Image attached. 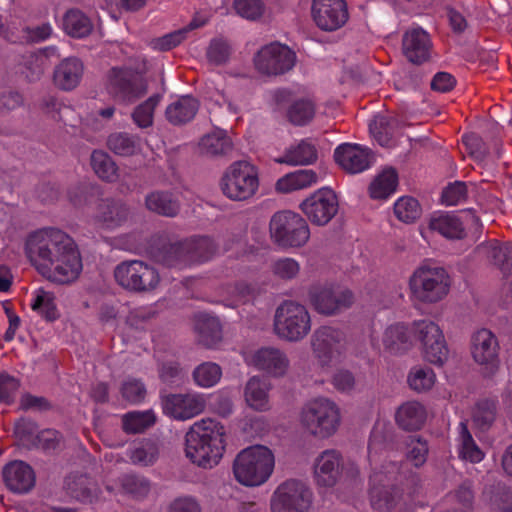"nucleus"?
Listing matches in <instances>:
<instances>
[{
    "instance_id": "1",
    "label": "nucleus",
    "mask_w": 512,
    "mask_h": 512,
    "mask_svg": "<svg viewBox=\"0 0 512 512\" xmlns=\"http://www.w3.org/2000/svg\"><path fill=\"white\" fill-rule=\"evenodd\" d=\"M25 253L43 276L59 283L76 280L83 268L77 244L56 226H44L30 233Z\"/></svg>"
},
{
    "instance_id": "2",
    "label": "nucleus",
    "mask_w": 512,
    "mask_h": 512,
    "mask_svg": "<svg viewBox=\"0 0 512 512\" xmlns=\"http://www.w3.org/2000/svg\"><path fill=\"white\" fill-rule=\"evenodd\" d=\"M224 435V427L211 418L193 423L185 434L186 457L199 467H215L225 450Z\"/></svg>"
},
{
    "instance_id": "3",
    "label": "nucleus",
    "mask_w": 512,
    "mask_h": 512,
    "mask_svg": "<svg viewBox=\"0 0 512 512\" xmlns=\"http://www.w3.org/2000/svg\"><path fill=\"white\" fill-rule=\"evenodd\" d=\"M274 469L273 451L260 444L241 450L232 465L235 480L245 487H259L265 484L272 476Z\"/></svg>"
},
{
    "instance_id": "4",
    "label": "nucleus",
    "mask_w": 512,
    "mask_h": 512,
    "mask_svg": "<svg viewBox=\"0 0 512 512\" xmlns=\"http://www.w3.org/2000/svg\"><path fill=\"white\" fill-rule=\"evenodd\" d=\"M451 286L452 278L448 271L429 263L417 267L408 281L411 299L422 304H435L444 300Z\"/></svg>"
},
{
    "instance_id": "5",
    "label": "nucleus",
    "mask_w": 512,
    "mask_h": 512,
    "mask_svg": "<svg viewBox=\"0 0 512 512\" xmlns=\"http://www.w3.org/2000/svg\"><path fill=\"white\" fill-rule=\"evenodd\" d=\"M342 422L340 407L326 397L314 398L303 405L299 413L302 429L317 439L335 435Z\"/></svg>"
},
{
    "instance_id": "6",
    "label": "nucleus",
    "mask_w": 512,
    "mask_h": 512,
    "mask_svg": "<svg viewBox=\"0 0 512 512\" xmlns=\"http://www.w3.org/2000/svg\"><path fill=\"white\" fill-rule=\"evenodd\" d=\"M400 477V465L396 462L383 464L370 475V503L379 512H391L400 508L403 494L394 482Z\"/></svg>"
},
{
    "instance_id": "7",
    "label": "nucleus",
    "mask_w": 512,
    "mask_h": 512,
    "mask_svg": "<svg viewBox=\"0 0 512 512\" xmlns=\"http://www.w3.org/2000/svg\"><path fill=\"white\" fill-rule=\"evenodd\" d=\"M312 328L309 310L295 301L283 302L275 311L273 329L278 338L296 343L307 337Z\"/></svg>"
},
{
    "instance_id": "8",
    "label": "nucleus",
    "mask_w": 512,
    "mask_h": 512,
    "mask_svg": "<svg viewBox=\"0 0 512 512\" xmlns=\"http://www.w3.org/2000/svg\"><path fill=\"white\" fill-rule=\"evenodd\" d=\"M310 348L317 364L328 369L342 361L347 350L346 336L340 329L321 326L311 335Z\"/></svg>"
},
{
    "instance_id": "9",
    "label": "nucleus",
    "mask_w": 512,
    "mask_h": 512,
    "mask_svg": "<svg viewBox=\"0 0 512 512\" xmlns=\"http://www.w3.org/2000/svg\"><path fill=\"white\" fill-rule=\"evenodd\" d=\"M413 337L420 344L423 359L435 366H443L449 358V348L440 326L429 319L412 323Z\"/></svg>"
},
{
    "instance_id": "10",
    "label": "nucleus",
    "mask_w": 512,
    "mask_h": 512,
    "mask_svg": "<svg viewBox=\"0 0 512 512\" xmlns=\"http://www.w3.org/2000/svg\"><path fill=\"white\" fill-rule=\"evenodd\" d=\"M116 282L125 290L148 293L160 284V275L155 267L141 260H126L114 269Z\"/></svg>"
},
{
    "instance_id": "11",
    "label": "nucleus",
    "mask_w": 512,
    "mask_h": 512,
    "mask_svg": "<svg viewBox=\"0 0 512 512\" xmlns=\"http://www.w3.org/2000/svg\"><path fill=\"white\" fill-rule=\"evenodd\" d=\"M258 187V171L247 161H237L231 164L221 180V189L224 195L236 201L251 198L257 192Z\"/></svg>"
},
{
    "instance_id": "12",
    "label": "nucleus",
    "mask_w": 512,
    "mask_h": 512,
    "mask_svg": "<svg viewBox=\"0 0 512 512\" xmlns=\"http://www.w3.org/2000/svg\"><path fill=\"white\" fill-rule=\"evenodd\" d=\"M211 249V242L206 238L190 239L165 246L156 257L168 267H178L208 260Z\"/></svg>"
},
{
    "instance_id": "13",
    "label": "nucleus",
    "mask_w": 512,
    "mask_h": 512,
    "mask_svg": "<svg viewBox=\"0 0 512 512\" xmlns=\"http://www.w3.org/2000/svg\"><path fill=\"white\" fill-rule=\"evenodd\" d=\"M313 493L302 481L287 480L281 483L271 497L272 512H307Z\"/></svg>"
},
{
    "instance_id": "14",
    "label": "nucleus",
    "mask_w": 512,
    "mask_h": 512,
    "mask_svg": "<svg viewBox=\"0 0 512 512\" xmlns=\"http://www.w3.org/2000/svg\"><path fill=\"white\" fill-rule=\"evenodd\" d=\"M108 89L115 100L130 104L147 93V82L133 69L113 67L109 72Z\"/></svg>"
},
{
    "instance_id": "15",
    "label": "nucleus",
    "mask_w": 512,
    "mask_h": 512,
    "mask_svg": "<svg viewBox=\"0 0 512 512\" xmlns=\"http://www.w3.org/2000/svg\"><path fill=\"white\" fill-rule=\"evenodd\" d=\"M309 298L314 309L322 315L331 316L351 307L354 295L348 289H341L333 285L313 287Z\"/></svg>"
},
{
    "instance_id": "16",
    "label": "nucleus",
    "mask_w": 512,
    "mask_h": 512,
    "mask_svg": "<svg viewBox=\"0 0 512 512\" xmlns=\"http://www.w3.org/2000/svg\"><path fill=\"white\" fill-rule=\"evenodd\" d=\"M471 354L481 366L482 373L493 376L499 369V344L495 335L487 329L475 332L471 339Z\"/></svg>"
},
{
    "instance_id": "17",
    "label": "nucleus",
    "mask_w": 512,
    "mask_h": 512,
    "mask_svg": "<svg viewBox=\"0 0 512 512\" xmlns=\"http://www.w3.org/2000/svg\"><path fill=\"white\" fill-rule=\"evenodd\" d=\"M296 55L286 45L271 43L264 46L255 56L256 69L266 75H280L295 65Z\"/></svg>"
},
{
    "instance_id": "18",
    "label": "nucleus",
    "mask_w": 512,
    "mask_h": 512,
    "mask_svg": "<svg viewBox=\"0 0 512 512\" xmlns=\"http://www.w3.org/2000/svg\"><path fill=\"white\" fill-rule=\"evenodd\" d=\"M244 360L247 365L274 378L284 377L290 368L287 354L276 347H262L246 353Z\"/></svg>"
},
{
    "instance_id": "19",
    "label": "nucleus",
    "mask_w": 512,
    "mask_h": 512,
    "mask_svg": "<svg viewBox=\"0 0 512 512\" xmlns=\"http://www.w3.org/2000/svg\"><path fill=\"white\" fill-rule=\"evenodd\" d=\"M301 209L312 224H328L337 214L339 202L330 188H321L301 204Z\"/></svg>"
},
{
    "instance_id": "20",
    "label": "nucleus",
    "mask_w": 512,
    "mask_h": 512,
    "mask_svg": "<svg viewBox=\"0 0 512 512\" xmlns=\"http://www.w3.org/2000/svg\"><path fill=\"white\" fill-rule=\"evenodd\" d=\"M207 399L204 394L191 392L170 394L162 399L163 412L175 420L185 421L204 412Z\"/></svg>"
},
{
    "instance_id": "21",
    "label": "nucleus",
    "mask_w": 512,
    "mask_h": 512,
    "mask_svg": "<svg viewBox=\"0 0 512 512\" xmlns=\"http://www.w3.org/2000/svg\"><path fill=\"white\" fill-rule=\"evenodd\" d=\"M312 17L323 31H335L348 20V9L345 0H313Z\"/></svg>"
},
{
    "instance_id": "22",
    "label": "nucleus",
    "mask_w": 512,
    "mask_h": 512,
    "mask_svg": "<svg viewBox=\"0 0 512 512\" xmlns=\"http://www.w3.org/2000/svg\"><path fill=\"white\" fill-rule=\"evenodd\" d=\"M343 456L336 449L322 451L313 463V480L319 488H333L341 480Z\"/></svg>"
},
{
    "instance_id": "23",
    "label": "nucleus",
    "mask_w": 512,
    "mask_h": 512,
    "mask_svg": "<svg viewBox=\"0 0 512 512\" xmlns=\"http://www.w3.org/2000/svg\"><path fill=\"white\" fill-rule=\"evenodd\" d=\"M335 161L347 172L356 174L368 169L372 162L369 148L359 144L342 143L334 151Z\"/></svg>"
},
{
    "instance_id": "24",
    "label": "nucleus",
    "mask_w": 512,
    "mask_h": 512,
    "mask_svg": "<svg viewBox=\"0 0 512 512\" xmlns=\"http://www.w3.org/2000/svg\"><path fill=\"white\" fill-rule=\"evenodd\" d=\"M404 56L414 64H422L430 59L432 41L422 28L408 30L402 40Z\"/></svg>"
},
{
    "instance_id": "25",
    "label": "nucleus",
    "mask_w": 512,
    "mask_h": 512,
    "mask_svg": "<svg viewBox=\"0 0 512 512\" xmlns=\"http://www.w3.org/2000/svg\"><path fill=\"white\" fill-rule=\"evenodd\" d=\"M412 335V326L402 323L388 326L381 337L383 352L393 356L405 354L412 347Z\"/></svg>"
},
{
    "instance_id": "26",
    "label": "nucleus",
    "mask_w": 512,
    "mask_h": 512,
    "mask_svg": "<svg viewBox=\"0 0 512 512\" xmlns=\"http://www.w3.org/2000/svg\"><path fill=\"white\" fill-rule=\"evenodd\" d=\"M3 479L12 492L26 493L35 485L33 469L23 461H13L3 468Z\"/></svg>"
},
{
    "instance_id": "27",
    "label": "nucleus",
    "mask_w": 512,
    "mask_h": 512,
    "mask_svg": "<svg viewBox=\"0 0 512 512\" xmlns=\"http://www.w3.org/2000/svg\"><path fill=\"white\" fill-rule=\"evenodd\" d=\"M317 159L316 144L311 138H305L286 148L283 155L276 159V162L290 166H305L314 164Z\"/></svg>"
},
{
    "instance_id": "28",
    "label": "nucleus",
    "mask_w": 512,
    "mask_h": 512,
    "mask_svg": "<svg viewBox=\"0 0 512 512\" xmlns=\"http://www.w3.org/2000/svg\"><path fill=\"white\" fill-rule=\"evenodd\" d=\"M479 256L495 265L503 275L512 272V245L501 244L497 240L482 243L477 247Z\"/></svg>"
},
{
    "instance_id": "29",
    "label": "nucleus",
    "mask_w": 512,
    "mask_h": 512,
    "mask_svg": "<svg viewBox=\"0 0 512 512\" xmlns=\"http://www.w3.org/2000/svg\"><path fill=\"white\" fill-rule=\"evenodd\" d=\"M83 70V63L79 58H65L54 69V83L58 88L70 91L80 83Z\"/></svg>"
},
{
    "instance_id": "30",
    "label": "nucleus",
    "mask_w": 512,
    "mask_h": 512,
    "mask_svg": "<svg viewBox=\"0 0 512 512\" xmlns=\"http://www.w3.org/2000/svg\"><path fill=\"white\" fill-rule=\"evenodd\" d=\"M271 385L260 376L251 377L244 387V399L253 410L264 412L270 409L269 391Z\"/></svg>"
},
{
    "instance_id": "31",
    "label": "nucleus",
    "mask_w": 512,
    "mask_h": 512,
    "mask_svg": "<svg viewBox=\"0 0 512 512\" xmlns=\"http://www.w3.org/2000/svg\"><path fill=\"white\" fill-rule=\"evenodd\" d=\"M199 106V101L193 96H181L166 108V119L173 125L186 124L194 119Z\"/></svg>"
},
{
    "instance_id": "32",
    "label": "nucleus",
    "mask_w": 512,
    "mask_h": 512,
    "mask_svg": "<svg viewBox=\"0 0 512 512\" xmlns=\"http://www.w3.org/2000/svg\"><path fill=\"white\" fill-rule=\"evenodd\" d=\"M426 409L417 401H407L400 405L395 414L397 425L408 431L420 429L426 420Z\"/></svg>"
},
{
    "instance_id": "33",
    "label": "nucleus",
    "mask_w": 512,
    "mask_h": 512,
    "mask_svg": "<svg viewBox=\"0 0 512 512\" xmlns=\"http://www.w3.org/2000/svg\"><path fill=\"white\" fill-rule=\"evenodd\" d=\"M319 181L318 174L312 169H300L288 173L276 182V190L281 193L309 188Z\"/></svg>"
},
{
    "instance_id": "34",
    "label": "nucleus",
    "mask_w": 512,
    "mask_h": 512,
    "mask_svg": "<svg viewBox=\"0 0 512 512\" xmlns=\"http://www.w3.org/2000/svg\"><path fill=\"white\" fill-rule=\"evenodd\" d=\"M145 206L149 211L166 217L176 216L180 209L177 197L169 191H153L147 194Z\"/></svg>"
},
{
    "instance_id": "35",
    "label": "nucleus",
    "mask_w": 512,
    "mask_h": 512,
    "mask_svg": "<svg viewBox=\"0 0 512 512\" xmlns=\"http://www.w3.org/2000/svg\"><path fill=\"white\" fill-rule=\"evenodd\" d=\"M270 233L275 243L282 247H299L310 237L308 226H270Z\"/></svg>"
},
{
    "instance_id": "36",
    "label": "nucleus",
    "mask_w": 512,
    "mask_h": 512,
    "mask_svg": "<svg viewBox=\"0 0 512 512\" xmlns=\"http://www.w3.org/2000/svg\"><path fill=\"white\" fill-rule=\"evenodd\" d=\"M233 149V143L227 132L222 129H215L204 135L199 142V150L203 155L225 156Z\"/></svg>"
},
{
    "instance_id": "37",
    "label": "nucleus",
    "mask_w": 512,
    "mask_h": 512,
    "mask_svg": "<svg viewBox=\"0 0 512 512\" xmlns=\"http://www.w3.org/2000/svg\"><path fill=\"white\" fill-rule=\"evenodd\" d=\"M63 30L73 38H84L90 35L93 24L90 18L79 9L68 10L62 21Z\"/></svg>"
},
{
    "instance_id": "38",
    "label": "nucleus",
    "mask_w": 512,
    "mask_h": 512,
    "mask_svg": "<svg viewBox=\"0 0 512 512\" xmlns=\"http://www.w3.org/2000/svg\"><path fill=\"white\" fill-rule=\"evenodd\" d=\"M458 454L463 460L471 463H479L484 458V453L475 443L471 433L469 432L465 422L458 425Z\"/></svg>"
},
{
    "instance_id": "39",
    "label": "nucleus",
    "mask_w": 512,
    "mask_h": 512,
    "mask_svg": "<svg viewBox=\"0 0 512 512\" xmlns=\"http://www.w3.org/2000/svg\"><path fill=\"white\" fill-rule=\"evenodd\" d=\"M398 185V174L394 168H387L379 174L369 186V194L373 199H387Z\"/></svg>"
},
{
    "instance_id": "40",
    "label": "nucleus",
    "mask_w": 512,
    "mask_h": 512,
    "mask_svg": "<svg viewBox=\"0 0 512 512\" xmlns=\"http://www.w3.org/2000/svg\"><path fill=\"white\" fill-rule=\"evenodd\" d=\"M389 428L385 423L378 422L374 425L368 443V461L372 466L378 458L387 454Z\"/></svg>"
},
{
    "instance_id": "41",
    "label": "nucleus",
    "mask_w": 512,
    "mask_h": 512,
    "mask_svg": "<svg viewBox=\"0 0 512 512\" xmlns=\"http://www.w3.org/2000/svg\"><path fill=\"white\" fill-rule=\"evenodd\" d=\"M204 24L205 21H199L197 18H194L186 27L152 40L151 46L154 50L169 51L181 44L186 39L187 34L190 31L202 27Z\"/></svg>"
},
{
    "instance_id": "42",
    "label": "nucleus",
    "mask_w": 512,
    "mask_h": 512,
    "mask_svg": "<svg viewBox=\"0 0 512 512\" xmlns=\"http://www.w3.org/2000/svg\"><path fill=\"white\" fill-rule=\"evenodd\" d=\"M102 228L101 236L115 249L136 251L143 247L142 239L136 233L116 234L115 226H102Z\"/></svg>"
},
{
    "instance_id": "43",
    "label": "nucleus",
    "mask_w": 512,
    "mask_h": 512,
    "mask_svg": "<svg viewBox=\"0 0 512 512\" xmlns=\"http://www.w3.org/2000/svg\"><path fill=\"white\" fill-rule=\"evenodd\" d=\"M129 215V208L121 201L106 199L98 205L97 217L104 223L120 224L128 221Z\"/></svg>"
},
{
    "instance_id": "44",
    "label": "nucleus",
    "mask_w": 512,
    "mask_h": 512,
    "mask_svg": "<svg viewBox=\"0 0 512 512\" xmlns=\"http://www.w3.org/2000/svg\"><path fill=\"white\" fill-rule=\"evenodd\" d=\"M107 146L116 155L131 156L140 150V141L135 135L115 132L109 135Z\"/></svg>"
},
{
    "instance_id": "45",
    "label": "nucleus",
    "mask_w": 512,
    "mask_h": 512,
    "mask_svg": "<svg viewBox=\"0 0 512 512\" xmlns=\"http://www.w3.org/2000/svg\"><path fill=\"white\" fill-rule=\"evenodd\" d=\"M315 116V105L308 99H298L286 111L288 121L294 126H306Z\"/></svg>"
},
{
    "instance_id": "46",
    "label": "nucleus",
    "mask_w": 512,
    "mask_h": 512,
    "mask_svg": "<svg viewBox=\"0 0 512 512\" xmlns=\"http://www.w3.org/2000/svg\"><path fill=\"white\" fill-rule=\"evenodd\" d=\"M91 166L95 174L104 181L114 182L118 178V168L115 162L103 151L95 150L92 152Z\"/></svg>"
},
{
    "instance_id": "47",
    "label": "nucleus",
    "mask_w": 512,
    "mask_h": 512,
    "mask_svg": "<svg viewBox=\"0 0 512 512\" xmlns=\"http://www.w3.org/2000/svg\"><path fill=\"white\" fill-rule=\"evenodd\" d=\"M407 382L412 390L416 392H426L435 385L436 374L433 369L429 367L417 365L410 369Z\"/></svg>"
},
{
    "instance_id": "48",
    "label": "nucleus",
    "mask_w": 512,
    "mask_h": 512,
    "mask_svg": "<svg viewBox=\"0 0 512 512\" xmlns=\"http://www.w3.org/2000/svg\"><path fill=\"white\" fill-rule=\"evenodd\" d=\"M196 330L200 341L207 346L216 344L221 339V325L217 318L201 315L197 319Z\"/></svg>"
},
{
    "instance_id": "49",
    "label": "nucleus",
    "mask_w": 512,
    "mask_h": 512,
    "mask_svg": "<svg viewBox=\"0 0 512 512\" xmlns=\"http://www.w3.org/2000/svg\"><path fill=\"white\" fill-rule=\"evenodd\" d=\"M159 456L158 446L151 441H143L129 449L130 461L139 466H150L156 462Z\"/></svg>"
},
{
    "instance_id": "50",
    "label": "nucleus",
    "mask_w": 512,
    "mask_h": 512,
    "mask_svg": "<svg viewBox=\"0 0 512 512\" xmlns=\"http://www.w3.org/2000/svg\"><path fill=\"white\" fill-rule=\"evenodd\" d=\"M31 308L47 320H54L58 316L54 295L43 289L33 293Z\"/></svg>"
},
{
    "instance_id": "51",
    "label": "nucleus",
    "mask_w": 512,
    "mask_h": 512,
    "mask_svg": "<svg viewBox=\"0 0 512 512\" xmlns=\"http://www.w3.org/2000/svg\"><path fill=\"white\" fill-rule=\"evenodd\" d=\"M155 422V416L152 411H133L126 413L122 417L123 429L127 433H141Z\"/></svg>"
},
{
    "instance_id": "52",
    "label": "nucleus",
    "mask_w": 512,
    "mask_h": 512,
    "mask_svg": "<svg viewBox=\"0 0 512 512\" xmlns=\"http://www.w3.org/2000/svg\"><path fill=\"white\" fill-rule=\"evenodd\" d=\"M422 209L413 197L404 196L399 198L394 204V213L397 219L404 224H411L421 215Z\"/></svg>"
},
{
    "instance_id": "53",
    "label": "nucleus",
    "mask_w": 512,
    "mask_h": 512,
    "mask_svg": "<svg viewBox=\"0 0 512 512\" xmlns=\"http://www.w3.org/2000/svg\"><path fill=\"white\" fill-rule=\"evenodd\" d=\"M67 489L72 497L84 503L92 502L97 495L96 485L86 476L69 479Z\"/></svg>"
},
{
    "instance_id": "54",
    "label": "nucleus",
    "mask_w": 512,
    "mask_h": 512,
    "mask_svg": "<svg viewBox=\"0 0 512 512\" xmlns=\"http://www.w3.org/2000/svg\"><path fill=\"white\" fill-rule=\"evenodd\" d=\"M222 377L221 367L213 362H205L197 366L193 372L195 383L202 388L215 386Z\"/></svg>"
},
{
    "instance_id": "55",
    "label": "nucleus",
    "mask_w": 512,
    "mask_h": 512,
    "mask_svg": "<svg viewBox=\"0 0 512 512\" xmlns=\"http://www.w3.org/2000/svg\"><path fill=\"white\" fill-rule=\"evenodd\" d=\"M161 99V94H154L134 109L132 119L138 127L147 128L153 124L154 110Z\"/></svg>"
},
{
    "instance_id": "56",
    "label": "nucleus",
    "mask_w": 512,
    "mask_h": 512,
    "mask_svg": "<svg viewBox=\"0 0 512 512\" xmlns=\"http://www.w3.org/2000/svg\"><path fill=\"white\" fill-rule=\"evenodd\" d=\"M405 445L407 460L415 467H421L426 462L429 452L427 441L418 436H409Z\"/></svg>"
},
{
    "instance_id": "57",
    "label": "nucleus",
    "mask_w": 512,
    "mask_h": 512,
    "mask_svg": "<svg viewBox=\"0 0 512 512\" xmlns=\"http://www.w3.org/2000/svg\"><path fill=\"white\" fill-rule=\"evenodd\" d=\"M479 224V219L471 209L459 212H439L434 214L429 224Z\"/></svg>"
},
{
    "instance_id": "58",
    "label": "nucleus",
    "mask_w": 512,
    "mask_h": 512,
    "mask_svg": "<svg viewBox=\"0 0 512 512\" xmlns=\"http://www.w3.org/2000/svg\"><path fill=\"white\" fill-rule=\"evenodd\" d=\"M496 415L497 402L492 399H485L477 403L473 412V419L477 426L486 429L494 422Z\"/></svg>"
},
{
    "instance_id": "59",
    "label": "nucleus",
    "mask_w": 512,
    "mask_h": 512,
    "mask_svg": "<svg viewBox=\"0 0 512 512\" xmlns=\"http://www.w3.org/2000/svg\"><path fill=\"white\" fill-rule=\"evenodd\" d=\"M233 7L239 16L248 20L258 19L264 12L262 0H234Z\"/></svg>"
},
{
    "instance_id": "60",
    "label": "nucleus",
    "mask_w": 512,
    "mask_h": 512,
    "mask_svg": "<svg viewBox=\"0 0 512 512\" xmlns=\"http://www.w3.org/2000/svg\"><path fill=\"white\" fill-rule=\"evenodd\" d=\"M121 394L126 401L138 404L145 399L146 388L140 380L131 378L123 382Z\"/></svg>"
},
{
    "instance_id": "61",
    "label": "nucleus",
    "mask_w": 512,
    "mask_h": 512,
    "mask_svg": "<svg viewBox=\"0 0 512 512\" xmlns=\"http://www.w3.org/2000/svg\"><path fill=\"white\" fill-rule=\"evenodd\" d=\"M121 485L125 493L137 498L147 495L150 490L149 482L144 477L135 475L124 476Z\"/></svg>"
},
{
    "instance_id": "62",
    "label": "nucleus",
    "mask_w": 512,
    "mask_h": 512,
    "mask_svg": "<svg viewBox=\"0 0 512 512\" xmlns=\"http://www.w3.org/2000/svg\"><path fill=\"white\" fill-rule=\"evenodd\" d=\"M274 275L281 279L289 280L295 278L299 271V263L292 258H281L272 265Z\"/></svg>"
},
{
    "instance_id": "63",
    "label": "nucleus",
    "mask_w": 512,
    "mask_h": 512,
    "mask_svg": "<svg viewBox=\"0 0 512 512\" xmlns=\"http://www.w3.org/2000/svg\"><path fill=\"white\" fill-rule=\"evenodd\" d=\"M467 196V187L464 182L456 181L449 184L442 192V202L446 205H457Z\"/></svg>"
},
{
    "instance_id": "64",
    "label": "nucleus",
    "mask_w": 512,
    "mask_h": 512,
    "mask_svg": "<svg viewBox=\"0 0 512 512\" xmlns=\"http://www.w3.org/2000/svg\"><path fill=\"white\" fill-rule=\"evenodd\" d=\"M229 55V46L225 41L221 39L211 41L207 51V57L211 63L216 65L224 64L228 60Z\"/></svg>"
}]
</instances>
